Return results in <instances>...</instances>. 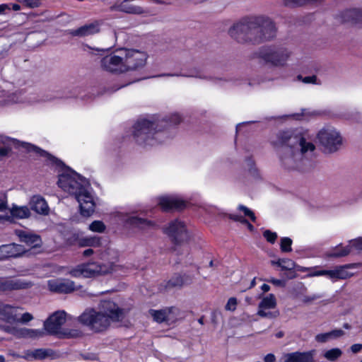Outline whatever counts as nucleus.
Listing matches in <instances>:
<instances>
[{
    "mask_svg": "<svg viewBox=\"0 0 362 362\" xmlns=\"http://www.w3.org/2000/svg\"><path fill=\"white\" fill-rule=\"evenodd\" d=\"M272 144L279 148L281 165L288 170L300 169L315 150V146L298 129L279 132Z\"/></svg>",
    "mask_w": 362,
    "mask_h": 362,
    "instance_id": "obj_1",
    "label": "nucleus"
},
{
    "mask_svg": "<svg viewBox=\"0 0 362 362\" xmlns=\"http://www.w3.org/2000/svg\"><path fill=\"white\" fill-rule=\"evenodd\" d=\"M125 316V310L115 302L103 300L95 308H86L78 317V322L90 331L99 333L107 330L112 323L122 321Z\"/></svg>",
    "mask_w": 362,
    "mask_h": 362,
    "instance_id": "obj_2",
    "label": "nucleus"
},
{
    "mask_svg": "<svg viewBox=\"0 0 362 362\" xmlns=\"http://www.w3.org/2000/svg\"><path fill=\"white\" fill-rule=\"evenodd\" d=\"M58 186L74 196L81 214L90 216L95 211V198L87 180L72 170H66L59 175Z\"/></svg>",
    "mask_w": 362,
    "mask_h": 362,
    "instance_id": "obj_3",
    "label": "nucleus"
},
{
    "mask_svg": "<svg viewBox=\"0 0 362 362\" xmlns=\"http://www.w3.org/2000/svg\"><path fill=\"white\" fill-rule=\"evenodd\" d=\"M159 122L153 118H141L132 127L135 141L143 147L156 146L163 142L165 134Z\"/></svg>",
    "mask_w": 362,
    "mask_h": 362,
    "instance_id": "obj_4",
    "label": "nucleus"
},
{
    "mask_svg": "<svg viewBox=\"0 0 362 362\" xmlns=\"http://www.w3.org/2000/svg\"><path fill=\"white\" fill-rule=\"evenodd\" d=\"M100 258L107 263L80 264L69 272L70 275L74 277L90 278L97 274H105L119 271L120 265L117 264L118 257L116 252L108 250L100 254Z\"/></svg>",
    "mask_w": 362,
    "mask_h": 362,
    "instance_id": "obj_5",
    "label": "nucleus"
},
{
    "mask_svg": "<svg viewBox=\"0 0 362 362\" xmlns=\"http://www.w3.org/2000/svg\"><path fill=\"white\" fill-rule=\"evenodd\" d=\"M362 265L361 263H351L335 267L332 269H317L316 268L304 267L300 271H310L308 274L309 277L324 276L336 282L339 280H345L354 276V273L350 272L351 269H357Z\"/></svg>",
    "mask_w": 362,
    "mask_h": 362,
    "instance_id": "obj_6",
    "label": "nucleus"
},
{
    "mask_svg": "<svg viewBox=\"0 0 362 362\" xmlns=\"http://www.w3.org/2000/svg\"><path fill=\"white\" fill-rule=\"evenodd\" d=\"M317 141L326 153L337 151L342 145L341 133L332 126H325L319 130L316 136Z\"/></svg>",
    "mask_w": 362,
    "mask_h": 362,
    "instance_id": "obj_7",
    "label": "nucleus"
},
{
    "mask_svg": "<svg viewBox=\"0 0 362 362\" xmlns=\"http://www.w3.org/2000/svg\"><path fill=\"white\" fill-rule=\"evenodd\" d=\"M66 322V313L57 311L44 322V329L47 334L59 337H76L80 332L78 330H63L62 326Z\"/></svg>",
    "mask_w": 362,
    "mask_h": 362,
    "instance_id": "obj_8",
    "label": "nucleus"
},
{
    "mask_svg": "<svg viewBox=\"0 0 362 362\" xmlns=\"http://www.w3.org/2000/svg\"><path fill=\"white\" fill-rule=\"evenodd\" d=\"M258 57L274 66H284L291 55L289 49L281 46L264 47L257 52Z\"/></svg>",
    "mask_w": 362,
    "mask_h": 362,
    "instance_id": "obj_9",
    "label": "nucleus"
},
{
    "mask_svg": "<svg viewBox=\"0 0 362 362\" xmlns=\"http://www.w3.org/2000/svg\"><path fill=\"white\" fill-rule=\"evenodd\" d=\"M122 54L127 72L143 68L148 58L147 52L142 49L122 48Z\"/></svg>",
    "mask_w": 362,
    "mask_h": 362,
    "instance_id": "obj_10",
    "label": "nucleus"
},
{
    "mask_svg": "<svg viewBox=\"0 0 362 362\" xmlns=\"http://www.w3.org/2000/svg\"><path fill=\"white\" fill-rule=\"evenodd\" d=\"M258 21L255 19L238 22L229 29L230 36L238 42L254 40L256 25Z\"/></svg>",
    "mask_w": 362,
    "mask_h": 362,
    "instance_id": "obj_11",
    "label": "nucleus"
},
{
    "mask_svg": "<svg viewBox=\"0 0 362 362\" xmlns=\"http://www.w3.org/2000/svg\"><path fill=\"white\" fill-rule=\"evenodd\" d=\"M100 66L104 71L110 73L122 74L127 72L122 48L104 57L100 61Z\"/></svg>",
    "mask_w": 362,
    "mask_h": 362,
    "instance_id": "obj_12",
    "label": "nucleus"
},
{
    "mask_svg": "<svg viewBox=\"0 0 362 362\" xmlns=\"http://www.w3.org/2000/svg\"><path fill=\"white\" fill-rule=\"evenodd\" d=\"M277 305L276 297L270 293L262 298L257 312L260 317L275 319L279 315V312L276 309Z\"/></svg>",
    "mask_w": 362,
    "mask_h": 362,
    "instance_id": "obj_13",
    "label": "nucleus"
},
{
    "mask_svg": "<svg viewBox=\"0 0 362 362\" xmlns=\"http://www.w3.org/2000/svg\"><path fill=\"white\" fill-rule=\"evenodd\" d=\"M255 21H258V24L256 25L254 40H269L275 37L276 29L273 21L262 18H255Z\"/></svg>",
    "mask_w": 362,
    "mask_h": 362,
    "instance_id": "obj_14",
    "label": "nucleus"
},
{
    "mask_svg": "<svg viewBox=\"0 0 362 362\" xmlns=\"http://www.w3.org/2000/svg\"><path fill=\"white\" fill-rule=\"evenodd\" d=\"M148 315L158 323L171 324L178 320L180 310L176 307H167L160 310L151 309L148 310Z\"/></svg>",
    "mask_w": 362,
    "mask_h": 362,
    "instance_id": "obj_15",
    "label": "nucleus"
},
{
    "mask_svg": "<svg viewBox=\"0 0 362 362\" xmlns=\"http://www.w3.org/2000/svg\"><path fill=\"white\" fill-rule=\"evenodd\" d=\"M163 231L175 243H181L188 238L185 223L179 220L170 222L169 224L163 228Z\"/></svg>",
    "mask_w": 362,
    "mask_h": 362,
    "instance_id": "obj_16",
    "label": "nucleus"
},
{
    "mask_svg": "<svg viewBox=\"0 0 362 362\" xmlns=\"http://www.w3.org/2000/svg\"><path fill=\"white\" fill-rule=\"evenodd\" d=\"M51 98L47 95H28L23 90H18L8 96V101L13 103L35 104L50 101Z\"/></svg>",
    "mask_w": 362,
    "mask_h": 362,
    "instance_id": "obj_17",
    "label": "nucleus"
},
{
    "mask_svg": "<svg viewBox=\"0 0 362 362\" xmlns=\"http://www.w3.org/2000/svg\"><path fill=\"white\" fill-rule=\"evenodd\" d=\"M158 204L163 211L182 210L187 202L177 195H163L158 198Z\"/></svg>",
    "mask_w": 362,
    "mask_h": 362,
    "instance_id": "obj_18",
    "label": "nucleus"
},
{
    "mask_svg": "<svg viewBox=\"0 0 362 362\" xmlns=\"http://www.w3.org/2000/svg\"><path fill=\"white\" fill-rule=\"evenodd\" d=\"M49 290L55 293H68L76 289L74 281L65 279H52L47 281Z\"/></svg>",
    "mask_w": 362,
    "mask_h": 362,
    "instance_id": "obj_19",
    "label": "nucleus"
},
{
    "mask_svg": "<svg viewBox=\"0 0 362 362\" xmlns=\"http://www.w3.org/2000/svg\"><path fill=\"white\" fill-rule=\"evenodd\" d=\"M10 215L7 212L4 214H0V223L6 222H11L13 218H27L30 217L31 213L30 209L27 206H17L13 205L9 209Z\"/></svg>",
    "mask_w": 362,
    "mask_h": 362,
    "instance_id": "obj_20",
    "label": "nucleus"
},
{
    "mask_svg": "<svg viewBox=\"0 0 362 362\" xmlns=\"http://www.w3.org/2000/svg\"><path fill=\"white\" fill-rule=\"evenodd\" d=\"M316 351L315 349L308 351H295L284 356V362H316Z\"/></svg>",
    "mask_w": 362,
    "mask_h": 362,
    "instance_id": "obj_21",
    "label": "nucleus"
},
{
    "mask_svg": "<svg viewBox=\"0 0 362 362\" xmlns=\"http://www.w3.org/2000/svg\"><path fill=\"white\" fill-rule=\"evenodd\" d=\"M15 234L18 237L20 241L25 243L32 248L39 247L42 245V240L38 235L23 230H16Z\"/></svg>",
    "mask_w": 362,
    "mask_h": 362,
    "instance_id": "obj_22",
    "label": "nucleus"
},
{
    "mask_svg": "<svg viewBox=\"0 0 362 362\" xmlns=\"http://www.w3.org/2000/svg\"><path fill=\"white\" fill-rule=\"evenodd\" d=\"M23 246L15 243L4 245L0 247V259L16 257L25 252Z\"/></svg>",
    "mask_w": 362,
    "mask_h": 362,
    "instance_id": "obj_23",
    "label": "nucleus"
},
{
    "mask_svg": "<svg viewBox=\"0 0 362 362\" xmlns=\"http://www.w3.org/2000/svg\"><path fill=\"white\" fill-rule=\"evenodd\" d=\"M32 284L21 279H0V291L18 290L30 288Z\"/></svg>",
    "mask_w": 362,
    "mask_h": 362,
    "instance_id": "obj_24",
    "label": "nucleus"
},
{
    "mask_svg": "<svg viewBox=\"0 0 362 362\" xmlns=\"http://www.w3.org/2000/svg\"><path fill=\"white\" fill-rule=\"evenodd\" d=\"M23 310L21 307H13L9 305L0 306V317L7 322H17L20 311Z\"/></svg>",
    "mask_w": 362,
    "mask_h": 362,
    "instance_id": "obj_25",
    "label": "nucleus"
},
{
    "mask_svg": "<svg viewBox=\"0 0 362 362\" xmlns=\"http://www.w3.org/2000/svg\"><path fill=\"white\" fill-rule=\"evenodd\" d=\"M121 220L132 227L141 229L151 228L155 225L154 223L151 221L139 218L129 214H122Z\"/></svg>",
    "mask_w": 362,
    "mask_h": 362,
    "instance_id": "obj_26",
    "label": "nucleus"
},
{
    "mask_svg": "<svg viewBox=\"0 0 362 362\" xmlns=\"http://www.w3.org/2000/svg\"><path fill=\"white\" fill-rule=\"evenodd\" d=\"M29 204L31 209L40 215L47 216L49 213V207L46 200L40 195H33Z\"/></svg>",
    "mask_w": 362,
    "mask_h": 362,
    "instance_id": "obj_27",
    "label": "nucleus"
},
{
    "mask_svg": "<svg viewBox=\"0 0 362 362\" xmlns=\"http://www.w3.org/2000/svg\"><path fill=\"white\" fill-rule=\"evenodd\" d=\"M51 355V351L45 349H37L34 350H25L22 355H18L21 358L28 361L42 360Z\"/></svg>",
    "mask_w": 362,
    "mask_h": 362,
    "instance_id": "obj_28",
    "label": "nucleus"
},
{
    "mask_svg": "<svg viewBox=\"0 0 362 362\" xmlns=\"http://www.w3.org/2000/svg\"><path fill=\"white\" fill-rule=\"evenodd\" d=\"M101 23L95 21L89 24H86L81 28L71 31V34L74 36L84 37L93 35L98 33L100 30Z\"/></svg>",
    "mask_w": 362,
    "mask_h": 362,
    "instance_id": "obj_29",
    "label": "nucleus"
},
{
    "mask_svg": "<svg viewBox=\"0 0 362 362\" xmlns=\"http://www.w3.org/2000/svg\"><path fill=\"white\" fill-rule=\"evenodd\" d=\"M344 335V332L341 329H334L326 333L318 334L315 337L316 341L319 343H326L330 340L339 339Z\"/></svg>",
    "mask_w": 362,
    "mask_h": 362,
    "instance_id": "obj_30",
    "label": "nucleus"
},
{
    "mask_svg": "<svg viewBox=\"0 0 362 362\" xmlns=\"http://www.w3.org/2000/svg\"><path fill=\"white\" fill-rule=\"evenodd\" d=\"M21 146L26 148L28 151H35L39 154H40L42 156H44L47 158V160L49 162V164L52 165H60L61 162L57 159L55 157L49 155L48 153L38 148L37 147L33 146L30 144L27 143H22Z\"/></svg>",
    "mask_w": 362,
    "mask_h": 362,
    "instance_id": "obj_31",
    "label": "nucleus"
},
{
    "mask_svg": "<svg viewBox=\"0 0 362 362\" xmlns=\"http://www.w3.org/2000/svg\"><path fill=\"white\" fill-rule=\"evenodd\" d=\"M20 141L4 135H0V154H6L12 146H19Z\"/></svg>",
    "mask_w": 362,
    "mask_h": 362,
    "instance_id": "obj_32",
    "label": "nucleus"
},
{
    "mask_svg": "<svg viewBox=\"0 0 362 362\" xmlns=\"http://www.w3.org/2000/svg\"><path fill=\"white\" fill-rule=\"evenodd\" d=\"M102 238L96 235H90L81 238L78 240L80 247H98L101 245Z\"/></svg>",
    "mask_w": 362,
    "mask_h": 362,
    "instance_id": "obj_33",
    "label": "nucleus"
},
{
    "mask_svg": "<svg viewBox=\"0 0 362 362\" xmlns=\"http://www.w3.org/2000/svg\"><path fill=\"white\" fill-rule=\"evenodd\" d=\"M351 253V248L349 245L342 247L341 245H339L334 248L327 251L325 254L326 257L331 258H339L347 256Z\"/></svg>",
    "mask_w": 362,
    "mask_h": 362,
    "instance_id": "obj_34",
    "label": "nucleus"
},
{
    "mask_svg": "<svg viewBox=\"0 0 362 362\" xmlns=\"http://www.w3.org/2000/svg\"><path fill=\"white\" fill-rule=\"evenodd\" d=\"M4 329L16 337L18 338H28V328H18L15 327H4Z\"/></svg>",
    "mask_w": 362,
    "mask_h": 362,
    "instance_id": "obj_35",
    "label": "nucleus"
},
{
    "mask_svg": "<svg viewBox=\"0 0 362 362\" xmlns=\"http://www.w3.org/2000/svg\"><path fill=\"white\" fill-rule=\"evenodd\" d=\"M342 355V351L339 348H333L327 350L324 354V357L330 361H334L340 358Z\"/></svg>",
    "mask_w": 362,
    "mask_h": 362,
    "instance_id": "obj_36",
    "label": "nucleus"
},
{
    "mask_svg": "<svg viewBox=\"0 0 362 362\" xmlns=\"http://www.w3.org/2000/svg\"><path fill=\"white\" fill-rule=\"evenodd\" d=\"M105 225L101 221H94L88 226V229L95 233H103L105 230Z\"/></svg>",
    "mask_w": 362,
    "mask_h": 362,
    "instance_id": "obj_37",
    "label": "nucleus"
},
{
    "mask_svg": "<svg viewBox=\"0 0 362 362\" xmlns=\"http://www.w3.org/2000/svg\"><path fill=\"white\" fill-rule=\"evenodd\" d=\"M8 210V196L6 192H0V213L5 214Z\"/></svg>",
    "mask_w": 362,
    "mask_h": 362,
    "instance_id": "obj_38",
    "label": "nucleus"
},
{
    "mask_svg": "<svg viewBox=\"0 0 362 362\" xmlns=\"http://www.w3.org/2000/svg\"><path fill=\"white\" fill-rule=\"evenodd\" d=\"M184 284L183 278L180 276H175L173 277L167 284V288H171L174 287H180Z\"/></svg>",
    "mask_w": 362,
    "mask_h": 362,
    "instance_id": "obj_39",
    "label": "nucleus"
},
{
    "mask_svg": "<svg viewBox=\"0 0 362 362\" xmlns=\"http://www.w3.org/2000/svg\"><path fill=\"white\" fill-rule=\"evenodd\" d=\"M45 333L46 332L45 331V329L28 328V336L27 339H39L45 336Z\"/></svg>",
    "mask_w": 362,
    "mask_h": 362,
    "instance_id": "obj_40",
    "label": "nucleus"
},
{
    "mask_svg": "<svg viewBox=\"0 0 362 362\" xmlns=\"http://www.w3.org/2000/svg\"><path fill=\"white\" fill-rule=\"evenodd\" d=\"M292 240L289 238L285 237L281 240V250L282 252H288L292 250L291 249Z\"/></svg>",
    "mask_w": 362,
    "mask_h": 362,
    "instance_id": "obj_41",
    "label": "nucleus"
},
{
    "mask_svg": "<svg viewBox=\"0 0 362 362\" xmlns=\"http://www.w3.org/2000/svg\"><path fill=\"white\" fill-rule=\"evenodd\" d=\"M27 8H34L39 7L41 4L40 0H17Z\"/></svg>",
    "mask_w": 362,
    "mask_h": 362,
    "instance_id": "obj_42",
    "label": "nucleus"
},
{
    "mask_svg": "<svg viewBox=\"0 0 362 362\" xmlns=\"http://www.w3.org/2000/svg\"><path fill=\"white\" fill-rule=\"evenodd\" d=\"M238 209L243 211L245 216H247L250 218V220L253 222H255L256 221V216L252 211H251L249 208L247 206L240 204L238 207Z\"/></svg>",
    "mask_w": 362,
    "mask_h": 362,
    "instance_id": "obj_43",
    "label": "nucleus"
},
{
    "mask_svg": "<svg viewBox=\"0 0 362 362\" xmlns=\"http://www.w3.org/2000/svg\"><path fill=\"white\" fill-rule=\"evenodd\" d=\"M237 305H238L237 298L235 297H231L228 300V301L225 305V309H226V310H228V311H232V312L235 311L236 310Z\"/></svg>",
    "mask_w": 362,
    "mask_h": 362,
    "instance_id": "obj_44",
    "label": "nucleus"
},
{
    "mask_svg": "<svg viewBox=\"0 0 362 362\" xmlns=\"http://www.w3.org/2000/svg\"><path fill=\"white\" fill-rule=\"evenodd\" d=\"M348 245L351 248V252L353 249L356 250H362V238L350 240Z\"/></svg>",
    "mask_w": 362,
    "mask_h": 362,
    "instance_id": "obj_45",
    "label": "nucleus"
},
{
    "mask_svg": "<svg viewBox=\"0 0 362 362\" xmlns=\"http://www.w3.org/2000/svg\"><path fill=\"white\" fill-rule=\"evenodd\" d=\"M298 78L301 80L304 83H313V84H319L320 83L317 81V78L316 76H309L305 77H302L301 76H298Z\"/></svg>",
    "mask_w": 362,
    "mask_h": 362,
    "instance_id": "obj_46",
    "label": "nucleus"
},
{
    "mask_svg": "<svg viewBox=\"0 0 362 362\" xmlns=\"http://www.w3.org/2000/svg\"><path fill=\"white\" fill-rule=\"evenodd\" d=\"M33 316L30 313H24L23 314L20 313L17 322L27 323L33 320Z\"/></svg>",
    "mask_w": 362,
    "mask_h": 362,
    "instance_id": "obj_47",
    "label": "nucleus"
},
{
    "mask_svg": "<svg viewBox=\"0 0 362 362\" xmlns=\"http://www.w3.org/2000/svg\"><path fill=\"white\" fill-rule=\"evenodd\" d=\"M263 236L268 242L274 243L277 238V234L274 232L270 231L269 230H267L264 232Z\"/></svg>",
    "mask_w": 362,
    "mask_h": 362,
    "instance_id": "obj_48",
    "label": "nucleus"
},
{
    "mask_svg": "<svg viewBox=\"0 0 362 362\" xmlns=\"http://www.w3.org/2000/svg\"><path fill=\"white\" fill-rule=\"evenodd\" d=\"M294 267V262L289 259H281V267L284 270H291Z\"/></svg>",
    "mask_w": 362,
    "mask_h": 362,
    "instance_id": "obj_49",
    "label": "nucleus"
},
{
    "mask_svg": "<svg viewBox=\"0 0 362 362\" xmlns=\"http://www.w3.org/2000/svg\"><path fill=\"white\" fill-rule=\"evenodd\" d=\"M241 320L245 322L251 323L252 322L257 321V319L255 317L254 315H250L247 313H243L241 316Z\"/></svg>",
    "mask_w": 362,
    "mask_h": 362,
    "instance_id": "obj_50",
    "label": "nucleus"
},
{
    "mask_svg": "<svg viewBox=\"0 0 362 362\" xmlns=\"http://www.w3.org/2000/svg\"><path fill=\"white\" fill-rule=\"evenodd\" d=\"M228 218L231 220L240 222L243 224L247 223V220H246L245 218L239 215L230 214L228 215Z\"/></svg>",
    "mask_w": 362,
    "mask_h": 362,
    "instance_id": "obj_51",
    "label": "nucleus"
},
{
    "mask_svg": "<svg viewBox=\"0 0 362 362\" xmlns=\"http://www.w3.org/2000/svg\"><path fill=\"white\" fill-rule=\"evenodd\" d=\"M320 298V296L318 295V294H314V295L310 296H305L303 298V302H305V303H310L311 301L315 300L316 299H318Z\"/></svg>",
    "mask_w": 362,
    "mask_h": 362,
    "instance_id": "obj_52",
    "label": "nucleus"
},
{
    "mask_svg": "<svg viewBox=\"0 0 362 362\" xmlns=\"http://www.w3.org/2000/svg\"><path fill=\"white\" fill-rule=\"evenodd\" d=\"M362 349V344H354L351 346V351L354 354H356L359 352Z\"/></svg>",
    "mask_w": 362,
    "mask_h": 362,
    "instance_id": "obj_53",
    "label": "nucleus"
},
{
    "mask_svg": "<svg viewBox=\"0 0 362 362\" xmlns=\"http://www.w3.org/2000/svg\"><path fill=\"white\" fill-rule=\"evenodd\" d=\"M276 357L273 354H268L264 358V362H275Z\"/></svg>",
    "mask_w": 362,
    "mask_h": 362,
    "instance_id": "obj_54",
    "label": "nucleus"
},
{
    "mask_svg": "<svg viewBox=\"0 0 362 362\" xmlns=\"http://www.w3.org/2000/svg\"><path fill=\"white\" fill-rule=\"evenodd\" d=\"M219 265V262L217 259H211L209 266L211 268H217Z\"/></svg>",
    "mask_w": 362,
    "mask_h": 362,
    "instance_id": "obj_55",
    "label": "nucleus"
},
{
    "mask_svg": "<svg viewBox=\"0 0 362 362\" xmlns=\"http://www.w3.org/2000/svg\"><path fill=\"white\" fill-rule=\"evenodd\" d=\"M269 281L276 286H282L283 285L282 281L279 280V279H271Z\"/></svg>",
    "mask_w": 362,
    "mask_h": 362,
    "instance_id": "obj_56",
    "label": "nucleus"
},
{
    "mask_svg": "<svg viewBox=\"0 0 362 362\" xmlns=\"http://www.w3.org/2000/svg\"><path fill=\"white\" fill-rule=\"evenodd\" d=\"M93 253H94V251L93 249H87L83 251V255L85 257H89V256L92 255Z\"/></svg>",
    "mask_w": 362,
    "mask_h": 362,
    "instance_id": "obj_57",
    "label": "nucleus"
},
{
    "mask_svg": "<svg viewBox=\"0 0 362 362\" xmlns=\"http://www.w3.org/2000/svg\"><path fill=\"white\" fill-rule=\"evenodd\" d=\"M6 9H10V7L8 4H1L0 5V14L3 13Z\"/></svg>",
    "mask_w": 362,
    "mask_h": 362,
    "instance_id": "obj_58",
    "label": "nucleus"
},
{
    "mask_svg": "<svg viewBox=\"0 0 362 362\" xmlns=\"http://www.w3.org/2000/svg\"><path fill=\"white\" fill-rule=\"evenodd\" d=\"M262 290L264 291V292H267L269 291L270 289V286L268 285V284H264L262 287H261Z\"/></svg>",
    "mask_w": 362,
    "mask_h": 362,
    "instance_id": "obj_59",
    "label": "nucleus"
},
{
    "mask_svg": "<svg viewBox=\"0 0 362 362\" xmlns=\"http://www.w3.org/2000/svg\"><path fill=\"white\" fill-rule=\"evenodd\" d=\"M271 263H272V265H276V266H279V267H281V259H278V260H276V261H275V260H272V261L271 262Z\"/></svg>",
    "mask_w": 362,
    "mask_h": 362,
    "instance_id": "obj_60",
    "label": "nucleus"
},
{
    "mask_svg": "<svg viewBox=\"0 0 362 362\" xmlns=\"http://www.w3.org/2000/svg\"><path fill=\"white\" fill-rule=\"evenodd\" d=\"M12 9L14 11H19L21 9V6L17 4H12Z\"/></svg>",
    "mask_w": 362,
    "mask_h": 362,
    "instance_id": "obj_61",
    "label": "nucleus"
},
{
    "mask_svg": "<svg viewBox=\"0 0 362 362\" xmlns=\"http://www.w3.org/2000/svg\"><path fill=\"white\" fill-rule=\"evenodd\" d=\"M174 117H175V120H174L175 123H178L181 121V117L179 115H177V114L175 115Z\"/></svg>",
    "mask_w": 362,
    "mask_h": 362,
    "instance_id": "obj_62",
    "label": "nucleus"
},
{
    "mask_svg": "<svg viewBox=\"0 0 362 362\" xmlns=\"http://www.w3.org/2000/svg\"><path fill=\"white\" fill-rule=\"evenodd\" d=\"M245 225L247 226V228L250 231H253L254 230V226L251 223H250L248 221H247V223H245Z\"/></svg>",
    "mask_w": 362,
    "mask_h": 362,
    "instance_id": "obj_63",
    "label": "nucleus"
},
{
    "mask_svg": "<svg viewBox=\"0 0 362 362\" xmlns=\"http://www.w3.org/2000/svg\"><path fill=\"white\" fill-rule=\"evenodd\" d=\"M283 336H284V332H278V333H276V337L277 338H281V337H283Z\"/></svg>",
    "mask_w": 362,
    "mask_h": 362,
    "instance_id": "obj_64",
    "label": "nucleus"
}]
</instances>
